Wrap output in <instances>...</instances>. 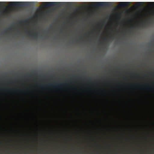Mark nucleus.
Listing matches in <instances>:
<instances>
[{
	"label": "nucleus",
	"instance_id": "1",
	"mask_svg": "<svg viewBox=\"0 0 154 154\" xmlns=\"http://www.w3.org/2000/svg\"><path fill=\"white\" fill-rule=\"evenodd\" d=\"M29 35V36L32 37H33L34 39H36L37 38V34L36 33L35 34H34L33 32H32L31 31H29L28 32H26Z\"/></svg>",
	"mask_w": 154,
	"mask_h": 154
},
{
	"label": "nucleus",
	"instance_id": "2",
	"mask_svg": "<svg viewBox=\"0 0 154 154\" xmlns=\"http://www.w3.org/2000/svg\"><path fill=\"white\" fill-rule=\"evenodd\" d=\"M63 85L62 84H57L56 83L55 85H51V86L54 88H56L57 87H61L63 86Z\"/></svg>",
	"mask_w": 154,
	"mask_h": 154
},
{
	"label": "nucleus",
	"instance_id": "3",
	"mask_svg": "<svg viewBox=\"0 0 154 154\" xmlns=\"http://www.w3.org/2000/svg\"><path fill=\"white\" fill-rule=\"evenodd\" d=\"M97 3H108V2H97Z\"/></svg>",
	"mask_w": 154,
	"mask_h": 154
},
{
	"label": "nucleus",
	"instance_id": "4",
	"mask_svg": "<svg viewBox=\"0 0 154 154\" xmlns=\"http://www.w3.org/2000/svg\"><path fill=\"white\" fill-rule=\"evenodd\" d=\"M7 32V30H5L3 32V34H5V33H6Z\"/></svg>",
	"mask_w": 154,
	"mask_h": 154
},
{
	"label": "nucleus",
	"instance_id": "5",
	"mask_svg": "<svg viewBox=\"0 0 154 154\" xmlns=\"http://www.w3.org/2000/svg\"><path fill=\"white\" fill-rule=\"evenodd\" d=\"M11 3H21V2H11Z\"/></svg>",
	"mask_w": 154,
	"mask_h": 154
},
{
	"label": "nucleus",
	"instance_id": "6",
	"mask_svg": "<svg viewBox=\"0 0 154 154\" xmlns=\"http://www.w3.org/2000/svg\"><path fill=\"white\" fill-rule=\"evenodd\" d=\"M145 89H147V90H150L151 89L149 88V87H147L145 88Z\"/></svg>",
	"mask_w": 154,
	"mask_h": 154
},
{
	"label": "nucleus",
	"instance_id": "7",
	"mask_svg": "<svg viewBox=\"0 0 154 154\" xmlns=\"http://www.w3.org/2000/svg\"><path fill=\"white\" fill-rule=\"evenodd\" d=\"M113 37V35H112L109 37V39H112V37Z\"/></svg>",
	"mask_w": 154,
	"mask_h": 154
},
{
	"label": "nucleus",
	"instance_id": "8",
	"mask_svg": "<svg viewBox=\"0 0 154 154\" xmlns=\"http://www.w3.org/2000/svg\"><path fill=\"white\" fill-rule=\"evenodd\" d=\"M23 21H21L19 23H22Z\"/></svg>",
	"mask_w": 154,
	"mask_h": 154
},
{
	"label": "nucleus",
	"instance_id": "9",
	"mask_svg": "<svg viewBox=\"0 0 154 154\" xmlns=\"http://www.w3.org/2000/svg\"><path fill=\"white\" fill-rule=\"evenodd\" d=\"M47 3H53L54 2H47Z\"/></svg>",
	"mask_w": 154,
	"mask_h": 154
},
{
	"label": "nucleus",
	"instance_id": "10",
	"mask_svg": "<svg viewBox=\"0 0 154 154\" xmlns=\"http://www.w3.org/2000/svg\"><path fill=\"white\" fill-rule=\"evenodd\" d=\"M121 3H122L123 4V3H125L126 2H121Z\"/></svg>",
	"mask_w": 154,
	"mask_h": 154
},
{
	"label": "nucleus",
	"instance_id": "11",
	"mask_svg": "<svg viewBox=\"0 0 154 154\" xmlns=\"http://www.w3.org/2000/svg\"><path fill=\"white\" fill-rule=\"evenodd\" d=\"M9 29H10V30H11V28L10 27L9 28Z\"/></svg>",
	"mask_w": 154,
	"mask_h": 154
},
{
	"label": "nucleus",
	"instance_id": "12",
	"mask_svg": "<svg viewBox=\"0 0 154 154\" xmlns=\"http://www.w3.org/2000/svg\"><path fill=\"white\" fill-rule=\"evenodd\" d=\"M40 86H41L42 87H43V86H42V85H40Z\"/></svg>",
	"mask_w": 154,
	"mask_h": 154
},
{
	"label": "nucleus",
	"instance_id": "13",
	"mask_svg": "<svg viewBox=\"0 0 154 154\" xmlns=\"http://www.w3.org/2000/svg\"><path fill=\"white\" fill-rule=\"evenodd\" d=\"M131 86H129L128 87H130Z\"/></svg>",
	"mask_w": 154,
	"mask_h": 154
}]
</instances>
